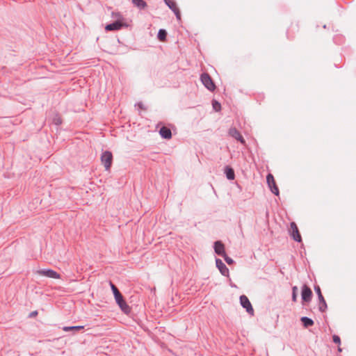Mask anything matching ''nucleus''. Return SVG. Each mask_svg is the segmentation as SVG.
<instances>
[{
    "label": "nucleus",
    "instance_id": "obj_2",
    "mask_svg": "<svg viewBox=\"0 0 356 356\" xmlns=\"http://www.w3.org/2000/svg\"><path fill=\"white\" fill-rule=\"evenodd\" d=\"M113 17H117L118 19L113 23L106 24L105 26V29L107 31H113L120 30L124 26H127V25L122 22L123 19L122 16L120 13H112Z\"/></svg>",
    "mask_w": 356,
    "mask_h": 356
},
{
    "label": "nucleus",
    "instance_id": "obj_14",
    "mask_svg": "<svg viewBox=\"0 0 356 356\" xmlns=\"http://www.w3.org/2000/svg\"><path fill=\"white\" fill-rule=\"evenodd\" d=\"M229 134L232 137H233L234 138H235L236 140L239 141L241 143H242V144H245V140H244L243 137L241 136L240 132L236 128H234H234H231L229 130Z\"/></svg>",
    "mask_w": 356,
    "mask_h": 356
},
{
    "label": "nucleus",
    "instance_id": "obj_27",
    "mask_svg": "<svg viewBox=\"0 0 356 356\" xmlns=\"http://www.w3.org/2000/svg\"><path fill=\"white\" fill-rule=\"evenodd\" d=\"M138 106L140 108H143V104L142 103H138Z\"/></svg>",
    "mask_w": 356,
    "mask_h": 356
},
{
    "label": "nucleus",
    "instance_id": "obj_5",
    "mask_svg": "<svg viewBox=\"0 0 356 356\" xmlns=\"http://www.w3.org/2000/svg\"><path fill=\"white\" fill-rule=\"evenodd\" d=\"M101 161L104 165L105 170H109L113 162L112 153L109 151L104 152L101 155Z\"/></svg>",
    "mask_w": 356,
    "mask_h": 356
},
{
    "label": "nucleus",
    "instance_id": "obj_17",
    "mask_svg": "<svg viewBox=\"0 0 356 356\" xmlns=\"http://www.w3.org/2000/svg\"><path fill=\"white\" fill-rule=\"evenodd\" d=\"M300 321H301L303 326L306 328L311 327V326L314 325V321L312 318L307 317V316H302L300 318Z\"/></svg>",
    "mask_w": 356,
    "mask_h": 356
},
{
    "label": "nucleus",
    "instance_id": "obj_10",
    "mask_svg": "<svg viewBox=\"0 0 356 356\" xmlns=\"http://www.w3.org/2000/svg\"><path fill=\"white\" fill-rule=\"evenodd\" d=\"M266 181L271 192L275 195H278L279 189L275 184L274 177L271 174H268L266 177Z\"/></svg>",
    "mask_w": 356,
    "mask_h": 356
},
{
    "label": "nucleus",
    "instance_id": "obj_4",
    "mask_svg": "<svg viewBox=\"0 0 356 356\" xmlns=\"http://www.w3.org/2000/svg\"><path fill=\"white\" fill-rule=\"evenodd\" d=\"M314 291H315L316 293L318 296V309H319L320 312H324L327 309V305L325 300V298H324V297H323V294L321 293V290L320 286L318 285H315L314 286Z\"/></svg>",
    "mask_w": 356,
    "mask_h": 356
},
{
    "label": "nucleus",
    "instance_id": "obj_13",
    "mask_svg": "<svg viewBox=\"0 0 356 356\" xmlns=\"http://www.w3.org/2000/svg\"><path fill=\"white\" fill-rule=\"evenodd\" d=\"M213 248L215 253L220 257H222L226 254L225 250V245L220 241H216V242H214Z\"/></svg>",
    "mask_w": 356,
    "mask_h": 356
},
{
    "label": "nucleus",
    "instance_id": "obj_21",
    "mask_svg": "<svg viewBox=\"0 0 356 356\" xmlns=\"http://www.w3.org/2000/svg\"><path fill=\"white\" fill-rule=\"evenodd\" d=\"M298 291V287L296 286H294L292 287V297H291V299H292L293 302H296L297 301Z\"/></svg>",
    "mask_w": 356,
    "mask_h": 356
},
{
    "label": "nucleus",
    "instance_id": "obj_22",
    "mask_svg": "<svg viewBox=\"0 0 356 356\" xmlns=\"http://www.w3.org/2000/svg\"><path fill=\"white\" fill-rule=\"evenodd\" d=\"M212 106H213V109H214L216 111H220V108H221V105H220V104L218 102L216 101V100H213V101L212 102Z\"/></svg>",
    "mask_w": 356,
    "mask_h": 356
},
{
    "label": "nucleus",
    "instance_id": "obj_6",
    "mask_svg": "<svg viewBox=\"0 0 356 356\" xmlns=\"http://www.w3.org/2000/svg\"><path fill=\"white\" fill-rule=\"evenodd\" d=\"M312 296L313 293L311 289L307 284H304L301 291L302 304L304 302H309L312 300Z\"/></svg>",
    "mask_w": 356,
    "mask_h": 356
},
{
    "label": "nucleus",
    "instance_id": "obj_19",
    "mask_svg": "<svg viewBox=\"0 0 356 356\" xmlns=\"http://www.w3.org/2000/svg\"><path fill=\"white\" fill-rule=\"evenodd\" d=\"M134 5L139 9H144L147 6V3L144 0H132Z\"/></svg>",
    "mask_w": 356,
    "mask_h": 356
},
{
    "label": "nucleus",
    "instance_id": "obj_18",
    "mask_svg": "<svg viewBox=\"0 0 356 356\" xmlns=\"http://www.w3.org/2000/svg\"><path fill=\"white\" fill-rule=\"evenodd\" d=\"M83 329H84V326H83V325L64 326L63 327V330L65 332H70V331L78 332V331L82 330Z\"/></svg>",
    "mask_w": 356,
    "mask_h": 356
},
{
    "label": "nucleus",
    "instance_id": "obj_3",
    "mask_svg": "<svg viewBox=\"0 0 356 356\" xmlns=\"http://www.w3.org/2000/svg\"><path fill=\"white\" fill-rule=\"evenodd\" d=\"M200 80L204 87L209 91L212 92L216 89V85L208 73L202 74L200 76Z\"/></svg>",
    "mask_w": 356,
    "mask_h": 356
},
{
    "label": "nucleus",
    "instance_id": "obj_23",
    "mask_svg": "<svg viewBox=\"0 0 356 356\" xmlns=\"http://www.w3.org/2000/svg\"><path fill=\"white\" fill-rule=\"evenodd\" d=\"M222 257L224 258L226 263L229 265H231V264H234V260L231 257H229L227 255V254L223 255Z\"/></svg>",
    "mask_w": 356,
    "mask_h": 356
},
{
    "label": "nucleus",
    "instance_id": "obj_12",
    "mask_svg": "<svg viewBox=\"0 0 356 356\" xmlns=\"http://www.w3.org/2000/svg\"><path fill=\"white\" fill-rule=\"evenodd\" d=\"M216 267L220 270V273L223 276H226V277L229 276V269L227 268L226 265L222 261V260L220 259H218V258L216 259Z\"/></svg>",
    "mask_w": 356,
    "mask_h": 356
},
{
    "label": "nucleus",
    "instance_id": "obj_9",
    "mask_svg": "<svg viewBox=\"0 0 356 356\" xmlns=\"http://www.w3.org/2000/svg\"><path fill=\"white\" fill-rule=\"evenodd\" d=\"M165 3L175 13L177 20H181V13L176 2L174 0H164Z\"/></svg>",
    "mask_w": 356,
    "mask_h": 356
},
{
    "label": "nucleus",
    "instance_id": "obj_26",
    "mask_svg": "<svg viewBox=\"0 0 356 356\" xmlns=\"http://www.w3.org/2000/svg\"><path fill=\"white\" fill-rule=\"evenodd\" d=\"M37 314H38V312H37V311H34V312H32L29 314V316H30V317H33V316H35Z\"/></svg>",
    "mask_w": 356,
    "mask_h": 356
},
{
    "label": "nucleus",
    "instance_id": "obj_1",
    "mask_svg": "<svg viewBox=\"0 0 356 356\" xmlns=\"http://www.w3.org/2000/svg\"><path fill=\"white\" fill-rule=\"evenodd\" d=\"M110 286L113 293L114 295V298L116 303L118 305L121 310L126 314H128L131 312L130 307L127 304L126 301L124 299L123 296L120 292L117 286L112 282H110Z\"/></svg>",
    "mask_w": 356,
    "mask_h": 356
},
{
    "label": "nucleus",
    "instance_id": "obj_16",
    "mask_svg": "<svg viewBox=\"0 0 356 356\" xmlns=\"http://www.w3.org/2000/svg\"><path fill=\"white\" fill-rule=\"evenodd\" d=\"M225 174L229 180H233L235 178L234 170L230 166L227 165L225 167Z\"/></svg>",
    "mask_w": 356,
    "mask_h": 356
},
{
    "label": "nucleus",
    "instance_id": "obj_25",
    "mask_svg": "<svg viewBox=\"0 0 356 356\" xmlns=\"http://www.w3.org/2000/svg\"><path fill=\"white\" fill-rule=\"evenodd\" d=\"M53 121L56 125H60L62 123V120L59 116L54 117Z\"/></svg>",
    "mask_w": 356,
    "mask_h": 356
},
{
    "label": "nucleus",
    "instance_id": "obj_8",
    "mask_svg": "<svg viewBox=\"0 0 356 356\" xmlns=\"http://www.w3.org/2000/svg\"><path fill=\"white\" fill-rule=\"evenodd\" d=\"M38 275L45 276L53 279H60V275L56 271L52 269H41L37 271Z\"/></svg>",
    "mask_w": 356,
    "mask_h": 356
},
{
    "label": "nucleus",
    "instance_id": "obj_15",
    "mask_svg": "<svg viewBox=\"0 0 356 356\" xmlns=\"http://www.w3.org/2000/svg\"><path fill=\"white\" fill-rule=\"evenodd\" d=\"M159 134L163 138L170 139L172 138L171 130L167 127H162L159 130Z\"/></svg>",
    "mask_w": 356,
    "mask_h": 356
},
{
    "label": "nucleus",
    "instance_id": "obj_11",
    "mask_svg": "<svg viewBox=\"0 0 356 356\" xmlns=\"http://www.w3.org/2000/svg\"><path fill=\"white\" fill-rule=\"evenodd\" d=\"M290 228H291V235L293 238V239L297 242H301L302 237L299 232L298 228L296 222H291L290 223Z\"/></svg>",
    "mask_w": 356,
    "mask_h": 356
},
{
    "label": "nucleus",
    "instance_id": "obj_28",
    "mask_svg": "<svg viewBox=\"0 0 356 356\" xmlns=\"http://www.w3.org/2000/svg\"><path fill=\"white\" fill-rule=\"evenodd\" d=\"M338 350H339V352H341V348L340 347H339Z\"/></svg>",
    "mask_w": 356,
    "mask_h": 356
},
{
    "label": "nucleus",
    "instance_id": "obj_24",
    "mask_svg": "<svg viewBox=\"0 0 356 356\" xmlns=\"http://www.w3.org/2000/svg\"><path fill=\"white\" fill-rule=\"evenodd\" d=\"M332 340L334 343L338 345L341 344V339L338 335L334 334L332 336Z\"/></svg>",
    "mask_w": 356,
    "mask_h": 356
},
{
    "label": "nucleus",
    "instance_id": "obj_20",
    "mask_svg": "<svg viewBox=\"0 0 356 356\" xmlns=\"http://www.w3.org/2000/svg\"><path fill=\"white\" fill-rule=\"evenodd\" d=\"M167 31L165 29H159L157 37L160 41H165L167 37Z\"/></svg>",
    "mask_w": 356,
    "mask_h": 356
},
{
    "label": "nucleus",
    "instance_id": "obj_7",
    "mask_svg": "<svg viewBox=\"0 0 356 356\" xmlns=\"http://www.w3.org/2000/svg\"><path fill=\"white\" fill-rule=\"evenodd\" d=\"M239 299H240L241 305L244 309H245L246 312L249 314L253 315L254 314V309H253L252 304L250 302L248 298L246 296H245V295H242V296H240Z\"/></svg>",
    "mask_w": 356,
    "mask_h": 356
}]
</instances>
